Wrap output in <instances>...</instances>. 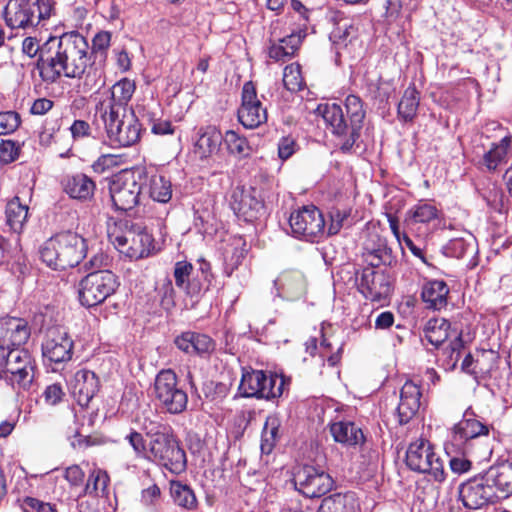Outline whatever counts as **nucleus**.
<instances>
[{"label":"nucleus","instance_id":"34","mask_svg":"<svg viewBox=\"0 0 512 512\" xmlns=\"http://www.w3.org/2000/svg\"><path fill=\"white\" fill-rule=\"evenodd\" d=\"M330 432L334 440L346 446H356L364 442L362 430L353 422L339 421L330 425Z\"/></svg>","mask_w":512,"mask_h":512},{"label":"nucleus","instance_id":"59","mask_svg":"<svg viewBox=\"0 0 512 512\" xmlns=\"http://www.w3.org/2000/svg\"><path fill=\"white\" fill-rule=\"evenodd\" d=\"M111 33L108 31L98 32L92 40V49L90 50L91 56L93 54L105 55L110 46Z\"/></svg>","mask_w":512,"mask_h":512},{"label":"nucleus","instance_id":"48","mask_svg":"<svg viewBox=\"0 0 512 512\" xmlns=\"http://www.w3.org/2000/svg\"><path fill=\"white\" fill-rule=\"evenodd\" d=\"M411 218L417 223H429L438 218L439 211L432 203L419 202L411 211Z\"/></svg>","mask_w":512,"mask_h":512},{"label":"nucleus","instance_id":"13","mask_svg":"<svg viewBox=\"0 0 512 512\" xmlns=\"http://www.w3.org/2000/svg\"><path fill=\"white\" fill-rule=\"evenodd\" d=\"M113 245L129 258L140 259L149 255L153 248L152 236L141 226L131 225L123 232L109 234Z\"/></svg>","mask_w":512,"mask_h":512},{"label":"nucleus","instance_id":"60","mask_svg":"<svg viewBox=\"0 0 512 512\" xmlns=\"http://www.w3.org/2000/svg\"><path fill=\"white\" fill-rule=\"evenodd\" d=\"M19 153V147L11 140L0 143V161L5 163L13 162Z\"/></svg>","mask_w":512,"mask_h":512},{"label":"nucleus","instance_id":"26","mask_svg":"<svg viewBox=\"0 0 512 512\" xmlns=\"http://www.w3.org/2000/svg\"><path fill=\"white\" fill-rule=\"evenodd\" d=\"M280 296L287 300H297L306 292V281L303 274L297 270L283 271L274 281Z\"/></svg>","mask_w":512,"mask_h":512},{"label":"nucleus","instance_id":"17","mask_svg":"<svg viewBox=\"0 0 512 512\" xmlns=\"http://www.w3.org/2000/svg\"><path fill=\"white\" fill-rule=\"evenodd\" d=\"M241 99L238 120L245 128L255 129L267 121V110L258 99L256 88L251 81L243 85Z\"/></svg>","mask_w":512,"mask_h":512},{"label":"nucleus","instance_id":"25","mask_svg":"<svg viewBox=\"0 0 512 512\" xmlns=\"http://www.w3.org/2000/svg\"><path fill=\"white\" fill-rule=\"evenodd\" d=\"M420 387L412 381H406L400 391V402L396 410L398 422L408 423L420 408Z\"/></svg>","mask_w":512,"mask_h":512},{"label":"nucleus","instance_id":"55","mask_svg":"<svg viewBox=\"0 0 512 512\" xmlns=\"http://www.w3.org/2000/svg\"><path fill=\"white\" fill-rule=\"evenodd\" d=\"M22 507L24 512H58L51 503L33 497L24 498Z\"/></svg>","mask_w":512,"mask_h":512},{"label":"nucleus","instance_id":"9","mask_svg":"<svg viewBox=\"0 0 512 512\" xmlns=\"http://www.w3.org/2000/svg\"><path fill=\"white\" fill-rule=\"evenodd\" d=\"M285 380L282 376L262 370L245 372L242 375L239 391L243 397L274 399L283 394Z\"/></svg>","mask_w":512,"mask_h":512},{"label":"nucleus","instance_id":"41","mask_svg":"<svg viewBox=\"0 0 512 512\" xmlns=\"http://www.w3.org/2000/svg\"><path fill=\"white\" fill-rule=\"evenodd\" d=\"M170 494L174 503L184 509L193 510L197 507L194 491L180 481H170Z\"/></svg>","mask_w":512,"mask_h":512},{"label":"nucleus","instance_id":"44","mask_svg":"<svg viewBox=\"0 0 512 512\" xmlns=\"http://www.w3.org/2000/svg\"><path fill=\"white\" fill-rule=\"evenodd\" d=\"M109 476L106 471L94 469L84 487L85 494L107 497L108 496Z\"/></svg>","mask_w":512,"mask_h":512},{"label":"nucleus","instance_id":"43","mask_svg":"<svg viewBox=\"0 0 512 512\" xmlns=\"http://www.w3.org/2000/svg\"><path fill=\"white\" fill-rule=\"evenodd\" d=\"M476 252L475 240L469 235L468 238L451 239L444 247L443 253L448 257L457 259L472 256Z\"/></svg>","mask_w":512,"mask_h":512},{"label":"nucleus","instance_id":"49","mask_svg":"<svg viewBox=\"0 0 512 512\" xmlns=\"http://www.w3.org/2000/svg\"><path fill=\"white\" fill-rule=\"evenodd\" d=\"M283 84L285 88L291 92L301 90L303 86V78L298 64H290L285 67L283 73Z\"/></svg>","mask_w":512,"mask_h":512},{"label":"nucleus","instance_id":"19","mask_svg":"<svg viewBox=\"0 0 512 512\" xmlns=\"http://www.w3.org/2000/svg\"><path fill=\"white\" fill-rule=\"evenodd\" d=\"M459 497L464 507L471 510L480 509L499 498L486 483L483 475L462 484L459 487Z\"/></svg>","mask_w":512,"mask_h":512},{"label":"nucleus","instance_id":"64","mask_svg":"<svg viewBox=\"0 0 512 512\" xmlns=\"http://www.w3.org/2000/svg\"><path fill=\"white\" fill-rule=\"evenodd\" d=\"M84 476V472L77 465H72L68 467L65 471L66 480L75 486L80 485L83 482Z\"/></svg>","mask_w":512,"mask_h":512},{"label":"nucleus","instance_id":"58","mask_svg":"<svg viewBox=\"0 0 512 512\" xmlns=\"http://www.w3.org/2000/svg\"><path fill=\"white\" fill-rule=\"evenodd\" d=\"M464 347V342L462 340L461 333H454V339L449 344V347L446 349V353L448 354V364L454 368L458 363L461 355V351Z\"/></svg>","mask_w":512,"mask_h":512},{"label":"nucleus","instance_id":"14","mask_svg":"<svg viewBox=\"0 0 512 512\" xmlns=\"http://www.w3.org/2000/svg\"><path fill=\"white\" fill-rule=\"evenodd\" d=\"M292 233L297 238L314 242L325 232V220L321 211L314 205L304 206L294 211L289 218Z\"/></svg>","mask_w":512,"mask_h":512},{"label":"nucleus","instance_id":"35","mask_svg":"<svg viewBox=\"0 0 512 512\" xmlns=\"http://www.w3.org/2000/svg\"><path fill=\"white\" fill-rule=\"evenodd\" d=\"M510 144L511 139L507 136L498 143L492 144L491 148L484 153L480 162L481 166L489 172H494L499 166L507 163Z\"/></svg>","mask_w":512,"mask_h":512},{"label":"nucleus","instance_id":"1","mask_svg":"<svg viewBox=\"0 0 512 512\" xmlns=\"http://www.w3.org/2000/svg\"><path fill=\"white\" fill-rule=\"evenodd\" d=\"M92 67L90 46L79 32L51 37L44 43L39 75L45 83H55L61 77L81 78Z\"/></svg>","mask_w":512,"mask_h":512},{"label":"nucleus","instance_id":"57","mask_svg":"<svg viewBox=\"0 0 512 512\" xmlns=\"http://www.w3.org/2000/svg\"><path fill=\"white\" fill-rule=\"evenodd\" d=\"M42 396L47 405L55 406L63 400L65 392L60 383H53L45 388Z\"/></svg>","mask_w":512,"mask_h":512},{"label":"nucleus","instance_id":"4","mask_svg":"<svg viewBox=\"0 0 512 512\" xmlns=\"http://www.w3.org/2000/svg\"><path fill=\"white\" fill-rule=\"evenodd\" d=\"M86 251V242L82 236L73 231H63L43 244L40 257L52 269L64 270L78 265Z\"/></svg>","mask_w":512,"mask_h":512},{"label":"nucleus","instance_id":"61","mask_svg":"<svg viewBox=\"0 0 512 512\" xmlns=\"http://www.w3.org/2000/svg\"><path fill=\"white\" fill-rule=\"evenodd\" d=\"M347 213L339 209H333L330 212V223L328 225V235L337 234L343 227V222L347 218Z\"/></svg>","mask_w":512,"mask_h":512},{"label":"nucleus","instance_id":"28","mask_svg":"<svg viewBox=\"0 0 512 512\" xmlns=\"http://www.w3.org/2000/svg\"><path fill=\"white\" fill-rule=\"evenodd\" d=\"M486 483L491 486L492 491L497 495L501 493L500 497H507L512 493V464L503 462L491 466L483 474Z\"/></svg>","mask_w":512,"mask_h":512},{"label":"nucleus","instance_id":"51","mask_svg":"<svg viewBox=\"0 0 512 512\" xmlns=\"http://www.w3.org/2000/svg\"><path fill=\"white\" fill-rule=\"evenodd\" d=\"M20 116L15 111L0 113V135L14 132L20 125Z\"/></svg>","mask_w":512,"mask_h":512},{"label":"nucleus","instance_id":"54","mask_svg":"<svg viewBox=\"0 0 512 512\" xmlns=\"http://www.w3.org/2000/svg\"><path fill=\"white\" fill-rule=\"evenodd\" d=\"M498 358V354L494 350H482L477 356L475 364L479 368V372L488 373L493 369Z\"/></svg>","mask_w":512,"mask_h":512},{"label":"nucleus","instance_id":"23","mask_svg":"<svg viewBox=\"0 0 512 512\" xmlns=\"http://www.w3.org/2000/svg\"><path fill=\"white\" fill-rule=\"evenodd\" d=\"M223 136L215 126L200 127L194 137L192 153L199 160H206L219 151Z\"/></svg>","mask_w":512,"mask_h":512},{"label":"nucleus","instance_id":"12","mask_svg":"<svg viewBox=\"0 0 512 512\" xmlns=\"http://www.w3.org/2000/svg\"><path fill=\"white\" fill-rule=\"evenodd\" d=\"M34 377L35 363L30 353L25 349H12L0 378L4 379L14 389L27 390L31 386Z\"/></svg>","mask_w":512,"mask_h":512},{"label":"nucleus","instance_id":"56","mask_svg":"<svg viewBox=\"0 0 512 512\" xmlns=\"http://www.w3.org/2000/svg\"><path fill=\"white\" fill-rule=\"evenodd\" d=\"M120 156L114 154H103L92 164V169L98 174H102L109 169L118 166Z\"/></svg>","mask_w":512,"mask_h":512},{"label":"nucleus","instance_id":"24","mask_svg":"<svg viewBox=\"0 0 512 512\" xmlns=\"http://www.w3.org/2000/svg\"><path fill=\"white\" fill-rule=\"evenodd\" d=\"M223 256V273L230 277L242 264L248 252L247 242L240 235L229 236L221 248Z\"/></svg>","mask_w":512,"mask_h":512},{"label":"nucleus","instance_id":"40","mask_svg":"<svg viewBox=\"0 0 512 512\" xmlns=\"http://www.w3.org/2000/svg\"><path fill=\"white\" fill-rule=\"evenodd\" d=\"M280 419L275 415L266 418L262 434H261V451L264 454H270L276 443L280 439Z\"/></svg>","mask_w":512,"mask_h":512},{"label":"nucleus","instance_id":"22","mask_svg":"<svg viewBox=\"0 0 512 512\" xmlns=\"http://www.w3.org/2000/svg\"><path fill=\"white\" fill-rule=\"evenodd\" d=\"M31 334L28 322L23 318L6 317L0 319V343L9 348H19Z\"/></svg>","mask_w":512,"mask_h":512},{"label":"nucleus","instance_id":"45","mask_svg":"<svg viewBox=\"0 0 512 512\" xmlns=\"http://www.w3.org/2000/svg\"><path fill=\"white\" fill-rule=\"evenodd\" d=\"M419 93L415 87H408L398 104V114L405 121L412 120L418 110Z\"/></svg>","mask_w":512,"mask_h":512},{"label":"nucleus","instance_id":"33","mask_svg":"<svg viewBox=\"0 0 512 512\" xmlns=\"http://www.w3.org/2000/svg\"><path fill=\"white\" fill-rule=\"evenodd\" d=\"M359 503L354 492L334 493L325 497L317 512H357Z\"/></svg>","mask_w":512,"mask_h":512},{"label":"nucleus","instance_id":"2","mask_svg":"<svg viewBox=\"0 0 512 512\" xmlns=\"http://www.w3.org/2000/svg\"><path fill=\"white\" fill-rule=\"evenodd\" d=\"M140 427L143 433L131 430L125 436L137 458L161 465L175 474L186 470V453L168 426L145 418Z\"/></svg>","mask_w":512,"mask_h":512},{"label":"nucleus","instance_id":"36","mask_svg":"<svg viewBox=\"0 0 512 512\" xmlns=\"http://www.w3.org/2000/svg\"><path fill=\"white\" fill-rule=\"evenodd\" d=\"M361 286L366 298L379 301L384 293V270L365 269Z\"/></svg>","mask_w":512,"mask_h":512},{"label":"nucleus","instance_id":"21","mask_svg":"<svg viewBox=\"0 0 512 512\" xmlns=\"http://www.w3.org/2000/svg\"><path fill=\"white\" fill-rule=\"evenodd\" d=\"M99 389V378L93 371L87 369L77 371L71 382L72 395L82 408L89 406Z\"/></svg>","mask_w":512,"mask_h":512},{"label":"nucleus","instance_id":"39","mask_svg":"<svg viewBox=\"0 0 512 512\" xmlns=\"http://www.w3.org/2000/svg\"><path fill=\"white\" fill-rule=\"evenodd\" d=\"M450 323L444 318H432L424 327V337L433 346L439 347L450 337Z\"/></svg>","mask_w":512,"mask_h":512},{"label":"nucleus","instance_id":"42","mask_svg":"<svg viewBox=\"0 0 512 512\" xmlns=\"http://www.w3.org/2000/svg\"><path fill=\"white\" fill-rule=\"evenodd\" d=\"M193 265L188 261H177L174 265L173 277L178 288L184 290L187 295H194L199 288L190 283V276L193 272Z\"/></svg>","mask_w":512,"mask_h":512},{"label":"nucleus","instance_id":"32","mask_svg":"<svg viewBox=\"0 0 512 512\" xmlns=\"http://www.w3.org/2000/svg\"><path fill=\"white\" fill-rule=\"evenodd\" d=\"M449 287L443 280H430L426 282L421 291V298L426 307L441 310L447 306Z\"/></svg>","mask_w":512,"mask_h":512},{"label":"nucleus","instance_id":"11","mask_svg":"<svg viewBox=\"0 0 512 512\" xmlns=\"http://www.w3.org/2000/svg\"><path fill=\"white\" fill-rule=\"evenodd\" d=\"M110 142L118 147L136 144L141 135V124L132 111L100 115Z\"/></svg>","mask_w":512,"mask_h":512},{"label":"nucleus","instance_id":"53","mask_svg":"<svg viewBox=\"0 0 512 512\" xmlns=\"http://www.w3.org/2000/svg\"><path fill=\"white\" fill-rule=\"evenodd\" d=\"M44 50V43L42 45L39 44L36 38L26 37L22 42V53L29 58H34L38 56L36 62V68L39 71V64L42 58V53Z\"/></svg>","mask_w":512,"mask_h":512},{"label":"nucleus","instance_id":"63","mask_svg":"<svg viewBox=\"0 0 512 512\" xmlns=\"http://www.w3.org/2000/svg\"><path fill=\"white\" fill-rule=\"evenodd\" d=\"M73 139H81L88 137L91 133V128L88 122L84 120H75L70 127Z\"/></svg>","mask_w":512,"mask_h":512},{"label":"nucleus","instance_id":"20","mask_svg":"<svg viewBox=\"0 0 512 512\" xmlns=\"http://www.w3.org/2000/svg\"><path fill=\"white\" fill-rule=\"evenodd\" d=\"M73 341L68 334L60 329H51L42 344L43 357L54 363L71 360Z\"/></svg>","mask_w":512,"mask_h":512},{"label":"nucleus","instance_id":"15","mask_svg":"<svg viewBox=\"0 0 512 512\" xmlns=\"http://www.w3.org/2000/svg\"><path fill=\"white\" fill-rule=\"evenodd\" d=\"M293 482L296 490L307 498L325 495L334 484L328 473L310 465L298 468L294 473Z\"/></svg>","mask_w":512,"mask_h":512},{"label":"nucleus","instance_id":"37","mask_svg":"<svg viewBox=\"0 0 512 512\" xmlns=\"http://www.w3.org/2000/svg\"><path fill=\"white\" fill-rule=\"evenodd\" d=\"M29 207L20 202L19 197L11 199L5 210L6 224L10 230L15 233H20L28 219Z\"/></svg>","mask_w":512,"mask_h":512},{"label":"nucleus","instance_id":"3","mask_svg":"<svg viewBox=\"0 0 512 512\" xmlns=\"http://www.w3.org/2000/svg\"><path fill=\"white\" fill-rule=\"evenodd\" d=\"M345 108L349 123L344 117L342 108L336 103L319 104L316 113L323 118L331 132L339 138L341 150L349 152L360 136L365 110L361 99L353 94L346 97Z\"/></svg>","mask_w":512,"mask_h":512},{"label":"nucleus","instance_id":"50","mask_svg":"<svg viewBox=\"0 0 512 512\" xmlns=\"http://www.w3.org/2000/svg\"><path fill=\"white\" fill-rule=\"evenodd\" d=\"M160 303L163 309L169 311L175 307L176 291L173 287L172 281L166 278L159 288Z\"/></svg>","mask_w":512,"mask_h":512},{"label":"nucleus","instance_id":"6","mask_svg":"<svg viewBox=\"0 0 512 512\" xmlns=\"http://www.w3.org/2000/svg\"><path fill=\"white\" fill-rule=\"evenodd\" d=\"M51 0H9L4 8V19L12 29H27L49 18Z\"/></svg>","mask_w":512,"mask_h":512},{"label":"nucleus","instance_id":"27","mask_svg":"<svg viewBox=\"0 0 512 512\" xmlns=\"http://www.w3.org/2000/svg\"><path fill=\"white\" fill-rule=\"evenodd\" d=\"M234 212L245 221H254L264 212V204L255 195V190H241L233 193Z\"/></svg>","mask_w":512,"mask_h":512},{"label":"nucleus","instance_id":"16","mask_svg":"<svg viewBox=\"0 0 512 512\" xmlns=\"http://www.w3.org/2000/svg\"><path fill=\"white\" fill-rule=\"evenodd\" d=\"M109 192L116 210L129 211L140 202L143 193L142 174L130 177H119L109 185Z\"/></svg>","mask_w":512,"mask_h":512},{"label":"nucleus","instance_id":"5","mask_svg":"<svg viewBox=\"0 0 512 512\" xmlns=\"http://www.w3.org/2000/svg\"><path fill=\"white\" fill-rule=\"evenodd\" d=\"M489 433V425L479 420L472 407H468L464 411L462 419L450 428L445 449L448 453L455 452L464 455L471 449L474 440L487 437Z\"/></svg>","mask_w":512,"mask_h":512},{"label":"nucleus","instance_id":"7","mask_svg":"<svg viewBox=\"0 0 512 512\" xmlns=\"http://www.w3.org/2000/svg\"><path fill=\"white\" fill-rule=\"evenodd\" d=\"M153 395L158 407L166 413L176 415L187 408L188 395L179 387L177 375L171 369L161 370L156 375Z\"/></svg>","mask_w":512,"mask_h":512},{"label":"nucleus","instance_id":"38","mask_svg":"<svg viewBox=\"0 0 512 512\" xmlns=\"http://www.w3.org/2000/svg\"><path fill=\"white\" fill-rule=\"evenodd\" d=\"M300 44V34L292 33L269 47V57L275 61H286L295 55Z\"/></svg>","mask_w":512,"mask_h":512},{"label":"nucleus","instance_id":"8","mask_svg":"<svg viewBox=\"0 0 512 512\" xmlns=\"http://www.w3.org/2000/svg\"><path fill=\"white\" fill-rule=\"evenodd\" d=\"M406 465L415 472L429 474L435 481L445 480L444 464L431 443L424 439L410 443L406 451Z\"/></svg>","mask_w":512,"mask_h":512},{"label":"nucleus","instance_id":"62","mask_svg":"<svg viewBox=\"0 0 512 512\" xmlns=\"http://www.w3.org/2000/svg\"><path fill=\"white\" fill-rule=\"evenodd\" d=\"M295 148H296V143L293 138H291V137L281 138V140L279 141V144H278L279 158H281L282 160H287L294 154Z\"/></svg>","mask_w":512,"mask_h":512},{"label":"nucleus","instance_id":"30","mask_svg":"<svg viewBox=\"0 0 512 512\" xmlns=\"http://www.w3.org/2000/svg\"><path fill=\"white\" fill-rule=\"evenodd\" d=\"M63 189L72 199L79 201L91 200L96 190V184L84 173L68 175L63 180Z\"/></svg>","mask_w":512,"mask_h":512},{"label":"nucleus","instance_id":"18","mask_svg":"<svg viewBox=\"0 0 512 512\" xmlns=\"http://www.w3.org/2000/svg\"><path fill=\"white\" fill-rule=\"evenodd\" d=\"M136 89L135 82L128 78L117 81L107 92V95L96 106L99 115L121 114L128 112L127 105Z\"/></svg>","mask_w":512,"mask_h":512},{"label":"nucleus","instance_id":"29","mask_svg":"<svg viewBox=\"0 0 512 512\" xmlns=\"http://www.w3.org/2000/svg\"><path fill=\"white\" fill-rule=\"evenodd\" d=\"M178 349L187 354L205 355L214 350V341L206 334L186 331L174 340Z\"/></svg>","mask_w":512,"mask_h":512},{"label":"nucleus","instance_id":"52","mask_svg":"<svg viewBox=\"0 0 512 512\" xmlns=\"http://www.w3.org/2000/svg\"><path fill=\"white\" fill-rule=\"evenodd\" d=\"M366 88L374 99H382V78L376 71H368L365 75Z\"/></svg>","mask_w":512,"mask_h":512},{"label":"nucleus","instance_id":"47","mask_svg":"<svg viewBox=\"0 0 512 512\" xmlns=\"http://www.w3.org/2000/svg\"><path fill=\"white\" fill-rule=\"evenodd\" d=\"M223 140L231 154L239 157L248 156L251 152V148L245 137L240 136L233 130H229L225 133Z\"/></svg>","mask_w":512,"mask_h":512},{"label":"nucleus","instance_id":"10","mask_svg":"<svg viewBox=\"0 0 512 512\" xmlns=\"http://www.w3.org/2000/svg\"><path fill=\"white\" fill-rule=\"evenodd\" d=\"M117 287V277L111 271L89 273L79 283V300L83 306H96L111 296Z\"/></svg>","mask_w":512,"mask_h":512},{"label":"nucleus","instance_id":"46","mask_svg":"<svg viewBox=\"0 0 512 512\" xmlns=\"http://www.w3.org/2000/svg\"><path fill=\"white\" fill-rule=\"evenodd\" d=\"M358 29L349 21H342L331 33V40L339 47H346L357 39Z\"/></svg>","mask_w":512,"mask_h":512},{"label":"nucleus","instance_id":"31","mask_svg":"<svg viewBox=\"0 0 512 512\" xmlns=\"http://www.w3.org/2000/svg\"><path fill=\"white\" fill-rule=\"evenodd\" d=\"M143 189L147 190L149 197L159 203H168L172 198V184L169 179L156 172L141 173Z\"/></svg>","mask_w":512,"mask_h":512}]
</instances>
